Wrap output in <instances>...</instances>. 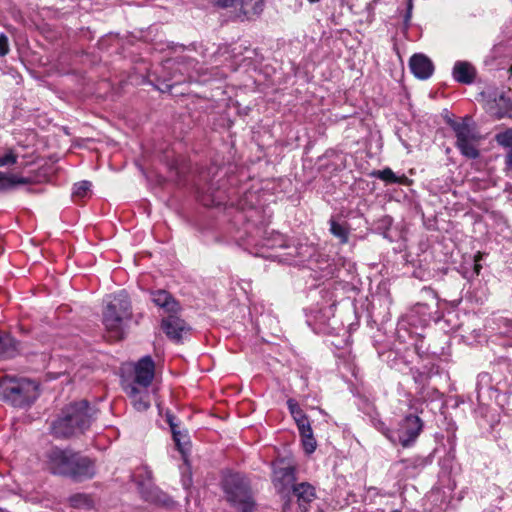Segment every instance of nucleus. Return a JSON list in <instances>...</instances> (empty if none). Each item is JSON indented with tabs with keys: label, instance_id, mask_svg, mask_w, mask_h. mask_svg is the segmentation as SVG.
<instances>
[{
	"label": "nucleus",
	"instance_id": "obj_1",
	"mask_svg": "<svg viewBox=\"0 0 512 512\" xmlns=\"http://www.w3.org/2000/svg\"><path fill=\"white\" fill-rule=\"evenodd\" d=\"M46 466L50 473L68 477L76 482L91 479L96 474L95 463L89 457L58 447L46 453Z\"/></svg>",
	"mask_w": 512,
	"mask_h": 512
},
{
	"label": "nucleus",
	"instance_id": "obj_2",
	"mask_svg": "<svg viewBox=\"0 0 512 512\" xmlns=\"http://www.w3.org/2000/svg\"><path fill=\"white\" fill-rule=\"evenodd\" d=\"M95 413L96 410L87 400L70 403L51 423L50 432L58 439L82 434L91 426Z\"/></svg>",
	"mask_w": 512,
	"mask_h": 512
},
{
	"label": "nucleus",
	"instance_id": "obj_3",
	"mask_svg": "<svg viewBox=\"0 0 512 512\" xmlns=\"http://www.w3.org/2000/svg\"><path fill=\"white\" fill-rule=\"evenodd\" d=\"M39 397L37 382L26 378H0V400L16 408L30 407Z\"/></svg>",
	"mask_w": 512,
	"mask_h": 512
},
{
	"label": "nucleus",
	"instance_id": "obj_4",
	"mask_svg": "<svg viewBox=\"0 0 512 512\" xmlns=\"http://www.w3.org/2000/svg\"><path fill=\"white\" fill-rule=\"evenodd\" d=\"M132 317V306L128 294L120 291L107 302L103 310V325L114 340H120L124 336L127 322Z\"/></svg>",
	"mask_w": 512,
	"mask_h": 512
},
{
	"label": "nucleus",
	"instance_id": "obj_5",
	"mask_svg": "<svg viewBox=\"0 0 512 512\" xmlns=\"http://www.w3.org/2000/svg\"><path fill=\"white\" fill-rule=\"evenodd\" d=\"M221 486L227 501L240 512L256 511L250 481L245 475L228 473L223 477Z\"/></svg>",
	"mask_w": 512,
	"mask_h": 512
},
{
	"label": "nucleus",
	"instance_id": "obj_6",
	"mask_svg": "<svg viewBox=\"0 0 512 512\" xmlns=\"http://www.w3.org/2000/svg\"><path fill=\"white\" fill-rule=\"evenodd\" d=\"M423 421L414 414H407L394 431V444H400L404 448L412 446L423 430Z\"/></svg>",
	"mask_w": 512,
	"mask_h": 512
},
{
	"label": "nucleus",
	"instance_id": "obj_7",
	"mask_svg": "<svg viewBox=\"0 0 512 512\" xmlns=\"http://www.w3.org/2000/svg\"><path fill=\"white\" fill-rule=\"evenodd\" d=\"M320 293H325L329 296V299L320 305L313 311V319H308V325L312 326V321L315 325H318V329L324 332H328L329 329H335L334 317L336 301L333 299V293L328 290H321Z\"/></svg>",
	"mask_w": 512,
	"mask_h": 512
},
{
	"label": "nucleus",
	"instance_id": "obj_8",
	"mask_svg": "<svg viewBox=\"0 0 512 512\" xmlns=\"http://www.w3.org/2000/svg\"><path fill=\"white\" fill-rule=\"evenodd\" d=\"M503 384L501 381L493 384L492 376L487 372H481L477 376L476 381V393H477V401L479 403V410L483 413L485 409V399H497L499 393L503 390Z\"/></svg>",
	"mask_w": 512,
	"mask_h": 512
},
{
	"label": "nucleus",
	"instance_id": "obj_9",
	"mask_svg": "<svg viewBox=\"0 0 512 512\" xmlns=\"http://www.w3.org/2000/svg\"><path fill=\"white\" fill-rule=\"evenodd\" d=\"M161 329L170 340L179 343L183 339V334L191 328L178 312H171L161 320Z\"/></svg>",
	"mask_w": 512,
	"mask_h": 512
},
{
	"label": "nucleus",
	"instance_id": "obj_10",
	"mask_svg": "<svg viewBox=\"0 0 512 512\" xmlns=\"http://www.w3.org/2000/svg\"><path fill=\"white\" fill-rule=\"evenodd\" d=\"M134 379L130 384L137 387L148 388L155 374V364L151 356L146 355L139 359L134 369Z\"/></svg>",
	"mask_w": 512,
	"mask_h": 512
},
{
	"label": "nucleus",
	"instance_id": "obj_11",
	"mask_svg": "<svg viewBox=\"0 0 512 512\" xmlns=\"http://www.w3.org/2000/svg\"><path fill=\"white\" fill-rule=\"evenodd\" d=\"M411 73L420 80H427L434 72V64L425 54L416 53L409 59Z\"/></svg>",
	"mask_w": 512,
	"mask_h": 512
},
{
	"label": "nucleus",
	"instance_id": "obj_12",
	"mask_svg": "<svg viewBox=\"0 0 512 512\" xmlns=\"http://www.w3.org/2000/svg\"><path fill=\"white\" fill-rule=\"evenodd\" d=\"M291 498H295L301 512H307L311 502L316 498L315 488L308 482L293 485Z\"/></svg>",
	"mask_w": 512,
	"mask_h": 512
},
{
	"label": "nucleus",
	"instance_id": "obj_13",
	"mask_svg": "<svg viewBox=\"0 0 512 512\" xmlns=\"http://www.w3.org/2000/svg\"><path fill=\"white\" fill-rule=\"evenodd\" d=\"M235 19L238 21L252 20L263 11L262 0H236Z\"/></svg>",
	"mask_w": 512,
	"mask_h": 512
},
{
	"label": "nucleus",
	"instance_id": "obj_14",
	"mask_svg": "<svg viewBox=\"0 0 512 512\" xmlns=\"http://www.w3.org/2000/svg\"><path fill=\"white\" fill-rule=\"evenodd\" d=\"M124 391L131 399L135 410L139 412L146 411L150 407V395L148 388L137 387L135 384H126Z\"/></svg>",
	"mask_w": 512,
	"mask_h": 512
},
{
	"label": "nucleus",
	"instance_id": "obj_15",
	"mask_svg": "<svg viewBox=\"0 0 512 512\" xmlns=\"http://www.w3.org/2000/svg\"><path fill=\"white\" fill-rule=\"evenodd\" d=\"M447 124L453 130L456 142H465V140H479L475 129L470 124V118L465 117L461 121H456L451 118L447 120Z\"/></svg>",
	"mask_w": 512,
	"mask_h": 512
},
{
	"label": "nucleus",
	"instance_id": "obj_16",
	"mask_svg": "<svg viewBox=\"0 0 512 512\" xmlns=\"http://www.w3.org/2000/svg\"><path fill=\"white\" fill-rule=\"evenodd\" d=\"M441 315L433 316L427 304H417L408 315V322L413 326H427L431 321H439Z\"/></svg>",
	"mask_w": 512,
	"mask_h": 512
},
{
	"label": "nucleus",
	"instance_id": "obj_17",
	"mask_svg": "<svg viewBox=\"0 0 512 512\" xmlns=\"http://www.w3.org/2000/svg\"><path fill=\"white\" fill-rule=\"evenodd\" d=\"M151 300L156 306L162 308L168 314L181 310L179 302L166 290L159 289L152 291Z\"/></svg>",
	"mask_w": 512,
	"mask_h": 512
},
{
	"label": "nucleus",
	"instance_id": "obj_18",
	"mask_svg": "<svg viewBox=\"0 0 512 512\" xmlns=\"http://www.w3.org/2000/svg\"><path fill=\"white\" fill-rule=\"evenodd\" d=\"M476 74L474 66L467 61H456L453 66L452 76L458 83L470 85L475 81Z\"/></svg>",
	"mask_w": 512,
	"mask_h": 512
},
{
	"label": "nucleus",
	"instance_id": "obj_19",
	"mask_svg": "<svg viewBox=\"0 0 512 512\" xmlns=\"http://www.w3.org/2000/svg\"><path fill=\"white\" fill-rule=\"evenodd\" d=\"M21 342L10 333L0 330V359H11L21 352Z\"/></svg>",
	"mask_w": 512,
	"mask_h": 512
},
{
	"label": "nucleus",
	"instance_id": "obj_20",
	"mask_svg": "<svg viewBox=\"0 0 512 512\" xmlns=\"http://www.w3.org/2000/svg\"><path fill=\"white\" fill-rule=\"evenodd\" d=\"M296 481V470L293 466L278 467L274 470V483L279 487L280 492H284L288 487H293Z\"/></svg>",
	"mask_w": 512,
	"mask_h": 512
},
{
	"label": "nucleus",
	"instance_id": "obj_21",
	"mask_svg": "<svg viewBox=\"0 0 512 512\" xmlns=\"http://www.w3.org/2000/svg\"><path fill=\"white\" fill-rule=\"evenodd\" d=\"M493 101L497 108L495 113L496 119H512V99L505 92L494 93Z\"/></svg>",
	"mask_w": 512,
	"mask_h": 512
},
{
	"label": "nucleus",
	"instance_id": "obj_22",
	"mask_svg": "<svg viewBox=\"0 0 512 512\" xmlns=\"http://www.w3.org/2000/svg\"><path fill=\"white\" fill-rule=\"evenodd\" d=\"M30 181L26 177L0 172V192L13 190L18 185H26Z\"/></svg>",
	"mask_w": 512,
	"mask_h": 512
},
{
	"label": "nucleus",
	"instance_id": "obj_23",
	"mask_svg": "<svg viewBox=\"0 0 512 512\" xmlns=\"http://www.w3.org/2000/svg\"><path fill=\"white\" fill-rule=\"evenodd\" d=\"M410 374L417 385V394L423 398L426 399L428 396L427 390V384L430 378V375L424 371L419 370L418 368L412 367L410 368Z\"/></svg>",
	"mask_w": 512,
	"mask_h": 512
},
{
	"label": "nucleus",
	"instance_id": "obj_24",
	"mask_svg": "<svg viewBox=\"0 0 512 512\" xmlns=\"http://www.w3.org/2000/svg\"><path fill=\"white\" fill-rule=\"evenodd\" d=\"M329 231L330 233L336 237L341 244H346L349 240V226L346 222L339 223L334 218L329 220Z\"/></svg>",
	"mask_w": 512,
	"mask_h": 512
},
{
	"label": "nucleus",
	"instance_id": "obj_25",
	"mask_svg": "<svg viewBox=\"0 0 512 512\" xmlns=\"http://www.w3.org/2000/svg\"><path fill=\"white\" fill-rule=\"evenodd\" d=\"M372 176L388 183V184H406L408 181L405 175L397 176L392 169L384 168L383 170H377L372 173Z\"/></svg>",
	"mask_w": 512,
	"mask_h": 512
},
{
	"label": "nucleus",
	"instance_id": "obj_26",
	"mask_svg": "<svg viewBox=\"0 0 512 512\" xmlns=\"http://www.w3.org/2000/svg\"><path fill=\"white\" fill-rule=\"evenodd\" d=\"M286 240L284 236L278 232H265V235L263 236L261 240V246L267 247V248H284L286 247Z\"/></svg>",
	"mask_w": 512,
	"mask_h": 512
},
{
	"label": "nucleus",
	"instance_id": "obj_27",
	"mask_svg": "<svg viewBox=\"0 0 512 512\" xmlns=\"http://www.w3.org/2000/svg\"><path fill=\"white\" fill-rule=\"evenodd\" d=\"M478 140H465V142L455 143L460 153L468 159H477L480 156L476 143Z\"/></svg>",
	"mask_w": 512,
	"mask_h": 512
},
{
	"label": "nucleus",
	"instance_id": "obj_28",
	"mask_svg": "<svg viewBox=\"0 0 512 512\" xmlns=\"http://www.w3.org/2000/svg\"><path fill=\"white\" fill-rule=\"evenodd\" d=\"M495 329L499 334L506 336L510 339V345L512 346V319L499 316L493 319Z\"/></svg>",
	"mask_w": 512,
	"mask_h": 512
},
{
	"label": "nucleus",
	"instance_id": "obj_29",
	"mask_svg": "<svg viewBox=\"0 0 512 512\" xmlns=\"http://www.w3.org/2000/svg\"><path fill=\"white\" fill-rule=\"evenodd\" d=\"M173 441L179 452L185 453L187 446L189 445V436L186 430L173 431Z\"/></svg>",
	"mask_w": 512,
	"mask_h": 512
},
{
	"label": "nucleus",
	"instance_id": "obj_30",
	"mask_svg": "<svg viewBox=\"0 0 512 512\" xmlns=\"http://www.w3.org/2000/svg\"><path fill=\"white\" fill-rule=\"evenodd\" d=\"M494 140L502 148H505V149H508V151H511L512 150V128H507L506 130L497 133L494 136Z\"/></svg>",
	"mask_w": 512,
	"mask_h": 512
},
{
	"label": "nucleus",
	"instance_id": "obj_31",
	"mask_svg": "<svg viewBox=\"0 0 512 512\" xmlns=\"http://www.w3.org/2000/svg\"><path fill=\"white\" fill-rule=\"evenodd\" d=\"M69 503L74 508H90L92 501L86 494L77 493L69 497Z\"/></svg>",
	"mask_w": 512,
	"mask_h": 512
},
{
	"label": "nucleus",
	"instance_id": "obj_32",
	"mask_svg": "<svg viewBox=\"0 0 512 512\" xmlns=\"http://www.w3.org/2000/svg\"><path fill=\"white\" fill-rule=\"evenodd\" d=\"M91 182L87 180H83L80 182H77L73 185L72 189V197L73 198H84L86 197L91 189Z\"/></svg>",
	"mask_w": 512,
	"mask_h": 512
},
{
	"label": "nucleus",
	"instance_id": "obj_33",
	"mask_svg": "<svg viewBox=\"0 0 512 512\" xmlns=\"http://www.w3.org/2000/svg\"><path fill=\"white\" fill-rule=\"evenodd\" d=\"M287 407L289 409L290 414L292 415L295 422L302 420L307 417L304 411L299 406L298 402L292 398L287 400Z\"/></svg>",
	"mask_w": 512,
	"mask_h": 512
},
{
	"label": "nucleus",
	"instance_id": "obj_34",
	"mask_svg": "<svg viewBox=\"0 0 512 512\" xmlns=\"http://www.w3.org/2000/svg\"><path fill=\"white\" fill-rule=\"evenodd\" d=\"M149 499L165 507H172L174 505V501L167 494L158 490L153 491Z\"/></svg>",
	"mask_w": 512,
	"mask_h": 512
},
{
	"label": "nucleus",
	"instance_id": "obj_35",
	"mask_svg": "<svg viewBox=\"0 0 512 512\" xmlns=\"http://www.w3.org/2000/svg\"><path fill=\"white\" fill-rule=\"evenodd\" d=\"M301 440L305 453L312 454L317 446V442L313 436V431H311V433L301 435Z\"/></svg>",
	"mask_w": 512,
	"mask_h": 512
},
{
	"label": "nucleus",
	"instance_id": "obj_36",
	"mask_svg": "<svg viewBox=\"0 0 512 512\" xmlns=\"http://www.w3.org/2000/svg\"><path fill=\"white\" fill-rule=\"evenodd\" d=\"M374 427L385 435L392 443L394 442V431L390 430L386 424L380 419L373 420Z\"/></svg>",
	"mask_w": 512,
	"mask_h": 512
},
{
	"label": "nucleus",
	"instance_id": "obj_37",
	"mask_svg": "<svg viewBox=\"0 0 512 512\" xmlns=\"http://www.w3.org/2000/svg\"><path fill=\"white\" fill-rule=\"evenodd\" d=\"M16 162L17 155L12 150H8L4 155L0 156V167L11 166Z\"/></svg>",
	"mask_w": 512,
	"mask_h": 512
},
{
	"label": "nucleus",
	"instance_id": "obj_38",
	"mask_svg": "<svg viewBox=\"0 0 512 512\" xmlns=\"http://www.w3.org/2000/svg\"><path fill=\"white\" fill-rule=\"evenodd\" d=\"M300 436L306 433H311L312 428L308 417L296 422Z\"/></svg>",
	"mask_w": 512,
	"mask_h": 512
},
{
	"label": "nucleus",
	"instance_id": "obj_39",
	"mask_svg": "<svg viewBox=\"0 0 512 512\" xmlns=\"http://www.w3.org/2000/svg\"><path fill=\"white\" fill-rule=\"evenodd\" d=\"M412 10H413V0H408L407 1L406 12L404 14V19H403V25H404L405 30H407L409 28V26H410V20H411V17H412Z\"/></svg>",
	"mask_w": 512,
	"mask_h": 512
},
{
	"label": "nucleus",
	"instance_id": "obj_40",
	"mask_svg": "<svg viewBox=\"0 0 512 512\" xmlns=\"http://www.w3.org/2000/svg\"><path fill=\"white\" fill-rule=\"evenodd\" d=\"M9 53V40L6 34H0V57L6 56Z\"/></svg>",
	"mask_w": 512,
	"mask_h": 512
},
{
	"label": "nucleus",
	"instance_id": "obj_41",
	"mask_svg": "<svg viewBox=\"0 0 512 512\" xmlns=\"http://www.w3.org/2000/svg\"><path fill=\"white\" fill-rule=\"evenodd\" d=\"M166 422L168 423L171 433L173 434V431H179V424L176 422V417L170 413H166Z\"/></svg>",
	"mask_w": 512,
	"mask_h": 512
},
{
	"label": "nucleus",
	"instance_id": "obj_42",
	"mask_svg": "<svg viewBox=\"0 0 512 512\" xmlns=\"http://www.w3.org/2000/svg\"><path fill=\"white\" fill-rule=\"evenodd\" d=\"M236 0H217L216 5L220 8H233L236 12Z\"/></svg>",
	"mask_w": 512,
	"mask_h": 512
},
{
	"label": "nucleus",
	"instance_id": "obj_43",
	"mask_svg": "<svg viewBox=\"0 0 512 512\" xmlns=\"http://www.w3.org/2000/svg\"><path fill=\"white\" fill-rule=\"evenodd\" d=\"M505 171L509 172L512 171V150L507 151L505 155Z\"/></svg>",
	"mask_w": 512,
	"mask_h": 512
},
{
	"label": "nucleus",
	"instance_id": "obj_44",
	"mask_svg": "<svg viewBox=\"0 0 512 512\" xmlns=\"http://www.w3.org/2000/svg\"><path fill=\"white\" fill-rule=\"evenodd\" d=\"M412 461H413V465L415 467L423 468V467H425L428 464L427 458H422V457L414 458Z\"/></svg>",
	"mask_w": 512,
	"mask_h": 512
},
{
	"label": "nucleus",
	"instance_id": "obj_45",
	"mask_svg": "<svg viewBox=\"0 0 512 512\" xmlns=\"http://www.w3.org/2000/svg\"><path fill=\"white\" fill-rule=\"evenodd\" d=\"M482 269L481 264L478 263V260L475 259L473 263V270L475 275H479L480 271Z\"/></svg>",
	"mask_w": 512,
	"mask_h": 512
},
{
	"label": "nucleus",
	"instance_id": "obj_46",
	"mask_svg": "<svg viewBox=\"0 0 512 512\" xmlns=\"http://www.w3.org/2000/svg\"><path fill=\"white\" fill-rule=\"evenodd\" d=\"M501 362L506 365L507 369L511 367L510 360H508L507 358H502Z\"/></svg>",
	"mask_w": 512,
	"mask_h": 512
},
{
	"label": "nucleus",
	"instance_id": "obj_47",
	"mask_svg": "<svg viewBox=\"0 0 512 512\" xmlns=\"http://www.w3.org/2000/svg\"><path fill=\"white\" fill-rule=\"evenodd\" d=\"M165 86H166L167 89H171L173 84H166Z\"/></svg>",
	"mask_w": 512,
	"mask_h": 512
},
{
	"label": "nucleus",
	"instance_id": "obj_48",
	"mask_svg": "<svg viewBox=\"0 0 512 512\" xmlns=\"http://www.w3.org/2000/svg\"><path fill=\"white\" fill-rule=\"evenodd\" d=\"M310 3H318L320 0H308Z\"/></svg>",
	"mask_w": 512,
	"mask_h": 512
},
{
	"label": "nucleus",
	"instance_id": "obj_49",
	"mask_svg": "<svg viewBox=\"0 0 512 512\" xmlns=\"http://www.w3.org/2000/svg\"><path fill=\"white\" fill-rule=\"evenodd\" d=\"M432 393H433V394H434V393H435V394H438V390H436V389H432Z\"/></svg>",
	"mask_w": 512,
	"mask_h": 512
},
{
	"label": "nucleus",
	"instance_id": "obj_50",
	"mask_svg": "<svg viewBox=\"0 0 512 512\" xmlns=\"http://www.w3.org/2000/svg\"><path fill=\"white\" fill-rule=\"evenodd\" d=\"M509 72L512 74V67H510Z\"/></svg>",
	"mask_w": 512,
	"mask_h": 512
}]
</instances>
